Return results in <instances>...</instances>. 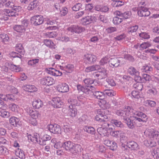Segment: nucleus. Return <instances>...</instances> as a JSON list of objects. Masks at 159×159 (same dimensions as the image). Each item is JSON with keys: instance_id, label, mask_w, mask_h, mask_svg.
I'll use <instances>...</instances> for the list:
<instances>
[{"instance_id": "nucleus-1", "label": "nucleus", "mask_w": 159, "mask_h": 159, "mask_svg": "<svg viewBox=\"0 0 159 159\" xmlns=\"http://www.w3.org/2000/svg\"><path fill=\"white\" fill-rule=\"evenodd\" d=\"M30 21L32 24L34 26H38L43 24L44 19L42 16L35 15L31 17Z\"/></svg>"}, {"instance_id": "nucleus-2", "label": "nucleus", "mask_w": 159, "mask_h": 159, "mask_svg": "<svg viewBox=\"0 0 159 159\" xmlns=\"http://www.w3.org/2000/svg\"><path fill=\"white\" fill-rule=\"evenodd\" d=\"M137 14L140 17H146L148 16L150 12L148 8L144 6H141L139 7L138 9Z\"/></svg>"}, {"instance_id": "nucleus-3", "label": "nucleus", "mask_w": 159, "mask_h": 159, "mask_svg": "<svg viewBox=\"0 0 159 159\" xmlns=\"http://www.w3.org/2000/svg\"><path fill=\"white\" fill-rule=\"evenodd\" d=\"M97 19L95 16H87L82 18L81 20L82 24L84 25H89L90 23L96 22Z\"/></svg>"}, {"instance_id": "nucleus-4", "label": "nucleus", "mask_w": 159, "mask_h": 159, "mask_svg": "<svg viewBox=\"0 0 159 159\" xmlns=\"http://www.w3.org/2000/svg\"><path fill=\"white\" fill-rule=\"evenodd\" d=\"M68 31L74 34L81 33L85 30V28L78 25H72L67 29Z\"/></svg>"}, {"instance_id": "nucleus-5", "label": "nucleus", "mask_w": 159, "mask_h": 159, "mask_svg": "<svg viewBox=\"0 0 159 159\" xmlns=\"http://www.w3.org/2000/svg\"><path fill=\"white\" fill-rule=\"evenodd\" d=\"M48 130L52 133L54 134L61 133V129L60 125L57 124H50L48 125Z\"/></svg>"}, {"instance_id": "nucleus-6", "label": "nucleus", "mask_w": 159, "mask_h": 159, "mask_svg": "<svg viewBox=\"0 0 159 159\" xmlns=\"http://www.w3.org/2000/svg\"><path fill=\"white\" fill-rule=\"evenodd\" d=\"M148 136L150 139H157L159 137V132L155 131L153 129H149L144 132Z\"/></svg>"}, {"instance_id": "nucleus-7", "label": "nucleus", "mask_w": 159, "mask_h": 159, "mask_svg": "<svg viewBox=\"0 0 159 159\" xmlns=\"http://www.w3.org/2000/svg\"><path fill=\"white\" fill-rule=\"evenodd\" d=\"M100 125L101 127H98L97 129V131L100 135L105 136L107 133V127L108 125L106 123H103Z\"/></svg>"}, {"instance_id": "nucleus-8", "label": "nucleus", "mask_w": 159, "mask_h": 159, "mask_svg": "<svg viewBox=\"0 0 159 159\" xmlns=\"http://www.w3.org/2000/svg\"><path fill=\"white\" fill-rule=\"evenodd\" d=\"M55 82L54 79L52 77H47L41 80V84L48 86L52 84Z\"/></svg>"}, {"instance_id": "nucleus-9", "label": "nucleus", "mask_w": 159, "mask_h": 159, "mask_svg": "<svg viewBox=\"0 0 159 159\" xmlns=\"http://www.w3.org/2000/svg\"><path fill=\"white\" fill-rule=\"evenodd\" d=\"M133 109L129 106H127L124 108V111L121 117L124 121L126 120L127 119L129 118L130 113L132 112Z\"/></svg>"}, {"instance_id": "nucleus-10", "label": "nucleus", "mask_w": 159, "mask_h": 159, "mask_svg": "<svg viewBox=\"0 0 159 159\" xmlns=\"http://www.w3.org/2000/svg\"><path fill=\"white\" fill-rule=\"evenodd\" d=\"M66 113L68 116L75 117L77 114V110L75 107L72 106H69Z\"/></svg>"}, {"instance_id": "nucleus-11", "label": "nucleus", "mask_w": 159, "mask_h": 159, "mask_svg": "<svg viewBox=\"0 0 159 159\" xmlns=\"http://www.w3.org/2000/svg\"><path fill=\"white\" fill-rule=\"evenodd\" d=\"M2 13L5 15L8 16L16 17L19 15V14H18L17 12H16L13 9L10 10L4 9L2 11Z\"/></svg>"}, {"instance_id": "nucleus-12", "label": "nucleus", "mask_w": 159, "mask_h": 159, "mask_svg": "<svg viewBox=\"0 0 159 159\" xmlns=\"http://www.w3.org/2000/svg\"><path fill=\"white\" fill-rule=\"evenodd\" d=\"M95 119L100 122V124H101L106 122H108L110 118L108 116H98V115L97 114L95 117Z\"/></svg>"}, {"instance_id": "nucleus-13", "label": "nucleus", "mask_w": 159, "mask_h": 159, "mask_svg": "<svg viewBox=\"0 0 159 159\" xmlns=\"http://www.w3.org/2000/svg\"><path fill=\"white\" fill-rule=\"evenodd\" d=\"M52 104L54 107L60 108L62 104V102L59 97H56L52 99Z\"/></svg>"}, {"instance_id": "nucleus-14", "label": "nucleus", "mask_w": 159, "mask_h": 159, "mask_svg": "<svg viewBox=\"0 0 159 159\" xmlns=\"http://www.w3.org/2000/svg\"><path fill=\"white\" fill-rule=\"evenodd\" d=\"M57 89L61 92L66 93L69 91V87L66 83H64L58 86Z\"/></svg>"}, {"instance_id": "nucleus-15", "label": "nucleus", "mask_w": 159, "mask_h": 159, "mask_svg": "<svg viewBox=\"0 0 159 159\" xmlns=\"http://www.w3.org/2000/svg\"><path fill=\"white\" fill-rule=\"evenodd\" d=\"M22 87L25 91L30 93L35 92L37 90V88L34 85L27 84Z\"/></svg>"}, {"instance_id": "nucleus-16", "label": "nucleus", "mask_w": 159, "mask_h": 159, "mask_svg": "<svg viewBox=\"0 0 159 159\" xmlns=\"http://www.w3.org/2000/svg\"><path fill=\"white\" fill-rule=\"evenodd\" d=\"M74 143L70 141H68L64 142L63 144V147L66 151L70 152Z\"/></svg>"}, {"instance_id": "nucleus-17", "label": "nucleus", "mask_w": 159, "mask_h": 159, "mask_svg": "<svg viewBox=\"0 0 159 159\" xmlns=\"http://www.w3.org/2000/svg\"><path fill=\"white\" fill-rule=\"evenodd\" d=\"M127 72L133 76L135 80L136 81L140 80L141 77L139 76V73L137 70H128Z\"/></svg>"}, {"instance_id": "nucleus-18", "label": "nucleus", "mask_w": 159, "mask_h": 159, "mask_svg": "<svg viewBox=\"0 0 159 159\" xmlns=\"http://www.w3.org/2000/svg\"><path fill=\"white\" fill-rule=\"evenodd\" d=\"M27 111L29 114L33 118H37L39 115V112L33 109L32 108H29Z\"/></svg>"}, {"instance_id": "nucleus-19", "label": "nucleus", "mask_w": 159, "mask_h": 159, "mask_svg": "<svg viewBox=\"0 0 159 159\" xmlns=\"http://www.w3.org/2000/svg\"><path fill=\"white\" fill-rule=\"evenodd\" d=\"M84 59L90 63H94L96 60V56L91 54H87L84 55Z\"/></svg>"}, {"instance_id": "nucleus-20", "label": "nucleus", "mask_w": 159, "mask_h": 159, "mask_svg": "<svg viewBox=\"0 0 159 159\" xmlns=\"http://www.w3.org/2000/svg\"><path fill=\"white\" fill-rule=\"evenodd\" d=\"M81 146L80 145L74 143L73 145V148H72L70 151V152L73 154L79 153L81 152Z\"/></svg>"}, {"instance_id": "nucleus-21", "label": "nucleus", "mask_w": 159, "mask_h": 159, "mask_svg": "<svg viewBox=\"0 0 159 159\" xmlns=\"http://www.w3.org/2000/svg\"><path fill=\"white\" fill-rule=\"evenodd\" d=\"M39 5L38 1L37 0H34L31 2L29 4L27 9L29 11H31L36 8Z\"/></svg>"}, {"instance_id": "nucleus-22", "label": "nucleus", "mask_w": 159, "mask_h": 159, "mask_svg": "<svg viewBox=\"0 0 159 159\" xmlns=\"http://www.w3.org/2000/svg\"><path fill=\"white\" fill-rule=\"evenodd\" d=\"M127 146L132 150H136L138 148V144L134 141H129L127 142Z\"/></svg>"}, {"instance_id": "nucleus-23", "label": "nucleus", "mask_w": 159, "mask_h": 159, "mask_svg": "<svg viewBox=\"0 0 159 159\" xmlns=\"http://www.w3.org/2000/svg\"><path fill=\"white\" fill-rule=\"evenodd\" d=\"M133 123L134 127L135 126L140 127L141 126L142 124L141 122H145V120L141 119L140 117H135L133 118Z\"/></svg>"}, {"instance_id": "nucleus-24", "label": "nucleus", "mask_w": 159, "mask_h": 159, "mask_svg": "<svg viewBox=\"0 0 159 159\" xmlns=\"http://www.w3.org/2000/svg\"><path fill=\"white\" fill-rule=\"evenodd\" d=\"M32 105L34 108L39 109L43 106V104L42 102L40 100L38 99L34 100L33 102Z\"/></svg>"}, {"instance_id": "nucleus-25", "label": "nucleus", "mask_w": 159, "mask_h": 159, "mask_svg": "<svg viewBox=\"0 0 159 159\" xmlns=\"http://www.w3.org/2000/svg\"><path fill=\"white\" fill-rule=\"evenodd\" d=\"M19 119L15 117H12L9 120L10 123L14 126H17L19 125Z\"/></svg>"}, {"instance_id": "nucleus-26", "label": "nucleus", "mask_w": 159, "mask_h": 159, "mask_svg": "<svg viewBox=\"0 0 159 159\" xmlns=\"http://www.w3.org/2000/svg\"><path fill=\"white\" fill-rule=\"evenodd\" d=\"M107 70H102L99 71L96 74L97 77H99L100 79L105 78L107 76Z\"/></svg>"}, {"instance_id": "nucleus-27", "label": "nucleus", "mask_w": 159, "mask_h": 159, "mask_svg": "<svg viewBox=\"0 0 159 159\" xmlns=\"http://www.w3.org/2000/svg\"><path fill=\"white\" fill-rule=\"evenodd\" d=\"M13 29L14 30L19 33H23L25 31L24 27L21 25H15L13 26Z\"/></svg>"}, {"instance_id": "nucleus-28", "label": "nucleus", "mask_w": 159, "mask_h": 159, "mask_svg": "<svg viewBox=\"0 0 159 159\" xmlns=\"http://www.w3.org/2000/svg\"><path fill=\"white\" fill-rule=\"evenodd\" d=\"M120 62V61L116 58H111L109 61L110 64L112 65L113 67H117L118 66Z\"/></svg>"}, {"instance_id": "nucleus-29", "label": "nucleus", "mask_w": 159, "mask_h": 159, "mask_svg": "<svg viewBox=\"0 0 159 159\" xmlns=\"http://www.w3.org/2000/svg\"><path fill=\"white\" fill-rule=\"evenodd\" d=\"M79 122L80 124H87L89 122L88 116L86 115H83L79 119Z\"/></svg>"}, {"instance_id": "nucleus-30", "label": "nucleus", "mask_w": 159, "mask_h": 159, "mask_svg": "<svg viewBox=\"0 0 159 159\" xmlns=\"http://www.w3.org/2000/svg\"><path fill=\"white\" fill-rule=\"evenodd\" d=\"M93 95L95 98L97 99L101 100L104 98V93L102 92L95 91L93 93Z\"/></svg>"}, {"instance_id": "nucleus-31", "label": "nucleus", "mask_w": 159, "mask_h": 159, "mask_svg": "<svg viewBox=\"0 0 159 159\" xmlns=\"http://www.w3.org/2000/svg\"><path fill=\"white\" fill-rule=\"evenodd\" d=\"M44 42L45 45L48 47L54 49L55 48V45L51 40L45 39Z\"/></svg>"}, {"instance_id": "nucleus-32", "label": "nucleus", "mask_w": 159, "mask_h": 159, "mask_svg": "<svg viewBox=\"0 0 159 159\" xmlns=\"http://www.w3.org/2000/svg\"><path fill=\"white\" fill-rule=\"evenodd\" d=\"M16 155L20 158L23 159L25 158L24 152L22 150L19 148H18L16 150Z\"/></svg>"}, {"instance_id": "nucleus-33", "label": "nucleus", "mask_w": 159, "mask_h": 159, "mask_svg": "<svg viewBox=\"0 0 159 159\" xmlns=\"http://www.w3.org/2000/svg\"><path fill=\"white\" fill-rule=\"evenodd\" d=\"M85 131L91 134H95V129L91 126H85L84 128Z\"/></svg>"}, {"instance_id": "nucleus-34", "label": "nucleus", "mask_w": 159, "mask_h": 159, "mask_svg": "<svg viewBox=\"0 0 159 159\" xmlns=\"http://www.w3.org/2000/svg\"><path fill=\"white\" fill-rule=\"evenodd\" d=\"M133 121V119H131L129 117L126 120L124 121L125 122L127 125L128 127L131 129H133L134 128Z\"/></svg>"}, {"instance_id": "nucleus-35", "label": "nucleus", "mask_w": 159, "mask_h": 159, "mask_svg": "<svg viewBox=\"0 0 159 159\" xmlns=\"http://www.w3.org/2000/svg\"><path fill=\"white\" fill-rule=\"evenodd\" d=\"M5 67H7V70H17L20 68L19 66H16L12 64H9L8 63L6 64Z\"/></svg>"}, {"instance_id": "nucleus-36", "label": "nucleus", "mask_w": 159, "mask_h": 159, "mask_svg": "<svg viewBox=\"0 0 159 159\" xmlns=\"http://www.w3.org/2000/svg\"><path fill=\"white\" fill-rule=\"evenodd\" d=\"M111 123L112 124L115 125L117 127H123L124 125L120 121L116 120H112L111 121Z\"/></svg>"}, {"instance_id": "nucleus-37", "label": "nucleus", "mask_w": 159, "mask_h": 159, "mask_svg": "<svg viewBox=\"0 0 159 159\" xmlns=\"http://www.w3.org/2000/svg\"><path fill=\"white\" fill-rule=\"evenodd\" d=\"M152 154L154 158L159 159V148H153Z\"/></svg>"}, {"instance_id": "nucleus-38", "label": "nucleus", "mask_w": 159, "mask_h": 159, "mask_svg": "<svg viewBox=\"0 0 159 159\" xmlns=\"http://www.w3.org/2000/svg\"><path fill=\"white\" fill-rule=\"evenodd\" d=\"M124 4L123 2L120 0H118L115 2H113L111 3V5L114 7H118L123 6Z\"/></svg>"}, {"instance_id": "nucleus-39", "label": "nucleus", "mask_w": 159, "mask_h": 159, "mask_svg": "<svg viewBox=\"0 0 159 159\" xmlns=\"http://www.w3.org/2000/svg\"><path fill=\"white\" fill-rule=\"evenodd\" d=\"M47 71L48 73L55 76H61L62 74V73L59 70H54V71L52 70H47Z\"/></svg>"}, {"instance_id": "nucleus-40", "label": "nucleus", "mask_w": 159, "mask_h": 159, "mask_svg": "<svg viewBox=\"0 0 159 159\" xmlns=\"http://www.w3.org/2000/svg\"><path fill=\"white\" fill-rule=\"evenodd\" d=\"M98 81L96 80H93L90 78L86 79L84 80V82L85 84L87 85L91 84H94L96 85V83L98 84Z\"/></svg>"}, {"instance_id": "nucleus-41", "label": "nucleus", "mask_w": 159, "mask_h": 159, "mask_svg": "<svg viewBox=\"0 0 159 159\" xmlns=\"http://www.w3.org/2000/svg\"><path fill=\"white\" fill-rule=\"evenodd\" d=\"M108 111L107 109H99L97 111V114L98 116H108L107 115V113Z\"/></svg>"}, {"instance_id": "nucleus-42", "label": "nucleus", "mask_w": 159, "mask_h": 159, "mask_svg": "<svg viewBox=\"0 0 159 159\" xmlns=\"http://www.w3.org/2000/svg\"><path fill=\"white\" fill-rule=\"evenodd\" d=\"M9 40V38L8 35L6 34H2L0 35V40H2V41L6 44Z\"/></svg>"}, {"instance_id": "nucleus-43", "label": "nucleus", "mask_w": 159, "mask_h": 159, "mask_svg": "<svg viewBox=\"0 0 159 159\" xmlns=\"http://www.w3.org/2000/svg\"><path fill=\"white\" fill-rule=\"evenodd\" d=\"M123 21V18L120 17L115 16L113 19V23L116 25H118Z\"/></svg>"}, {"instance_id": "nucleus-44", "label": "nucleus", "mask_w": 159, "mask_h": 159, "mask_svg": "<svg viewBox=\"0 0 159 159\" xmlns=\"http://www.w3.org/2000/svg\"><path fill=\"white\" fill-rule=\"evenodd\" d=\"M0 116L4 118H8L10 116V113L4 110L0 111Z\"/></svg>"}, {"instance_id": "nucleus-45", "label": "nucleus", "mask_w": 159, "mask_h": 159, "mask_svg": "<svg viewBox=\"0 0 159 159\" xmlns=\"http://www.w3.org/2000/svg\"><path fill=\"white\" fill-rule=\"evenodd\" d=\"M95 88L92 86H87L83 87L82 92L85 93H87L89 91L93 90Z\"/></svg>"}, {"instance_id": "nucleus-46", "label": "nucleus", "mask_w": 159, "mask_h": 159, "mask_svg": "<svg viewBox=\"0 0 159 159\" xmlns=\"http://www.w3.org/2000/svg\"><path fill=\"white\" fill-rule=\"evenodd\" d=\"M9 107L13 111L17 112L18 111V106L14 103L9 105Z\"/></svg>"}, {"instance_id": "nucleus-47", "label": "nucleus", "mask_w": 159, "mask_h": 159, "mask_svg": "<svg viewBox=\"0 0 159 159\" xmlns=\"http://www.w3.org/2000/svg\"><path fill=\"white\" fill-rule=\"evenodd\" d=\"M145 144L146 146L151 148L154 147L156 146V143L154 141H152L151 140L145 141Z\"/></svg>"}, {"instance_id": "nucleus-48", "label": "nucleus", "mask_w": 159, "mask_h": 159, "mask_svg": "<svg viewBox=\"0 0 159 159\" xmlns=\"http://www.w3.org/2000/svg\"><path fill=\"white\" fill-rule=\"evenodd\" d=\"M139 36L141 38L144 39H148L150 38L149 33L146 32H141L139 34Z\"/></svg>"}, {"instance_id": "nucleus-49", "label": "nucleus", "mask_w": 159, "mask_h": 159, "mask_svg": "<svg viewBox=\"0 0 159 159\" xmlns=\"http://www.w3.org/2000/svg\"><path fill=\"white\" fill-rule=\"evenodd\" d=\"M98 20L103 22L106 23L107 21V17L104 15H100L98 17Z\"/></svg>"}, {"instance_id": "nucleus-50", "label": "nucleus", "mask_w": 159, "mask_h": 159, "mask_svg": "<svg viewBox=\"0 0 159 159\" xmlns=\"http://www.w3.org/2000/svg\"><path fill=\"white\" fill-rule=\"evenodd\" d=\"M110 60H109L108 58L107 57H105L102 58L100 61V66H103L104 64H105L108 62H109Z\"/></svg>"}, {"instance_id": "nucleus-51", "label": "nucleus", "mask_w": 159, "mask_h": 159, "mask_svg": "<svg viewBox=\"0 0 159 159\" xmlns=\"http://www.w3.org/2000/svg\"><path fill=\"white\" fill-rule=\"evenodd\" d=\"M137 115L141 119H142L143 120H145V122H146L147 121L148 118H147L146 115L144 113L142 112H139L137 113Z\"/></svg>"}, {"instance_id": "nucleus-52", "label": "nucleus", "mask_w": 159, "mask_h": 159, "mask_svg": "<svg viewBox=\"0 0 159 159\" xmlns=\"http://www.w3.org/2000/svg\"><path fill=\"white\" fill-rule=\"evenodd\" d=\"M82 6V4L81 3H77L75 4L72 7V9L74 11H77L80 10Z\"/></svg>"}, {"instance_id": "nucleus-53", "label": "nucleus", "mask_w": 159, "mask_h": 159, "mask_svg": "<svg viewBox=\"0 0 159 159\" xmlns=\"http://www.w3.org/2000/svg\"><path fill=\"white\" fill-rule=\"evenodd\" d=\"M131 15V12L129 11H126L121 14L123 20L129 18Z\"/></svg>"}, {"instance_id": "nucleus-54", "label": "nucleus", "mask_w": 159, "mask_h": 159, "mask_svg": "<svg viewBox=\"0 0 159 159\" xmlns=\"http://www.w3.org/2000/svg\"><path fill=\"white\" fill-rule=\"evenodd\" d=\"M57 34V33L55 31H52L48 32L46 33L47 36L49 38H54L55 37Z\"/></svg>"}, {"instance_id": "nucleus-55", "label": "nucleus", "mask_w": 159, "mask_h": 159, "mask_svg": "<svg viewBox=\"0 0 159 159\" xmlns=\"http://www.w3.org/2000/svg\"><path fill=\"white\" fill-rule=\"evenodd\" d=\"M14 0H6V7H12L14 5Z\"/></svg>"}, {"instance_id": "nucleus-56", "label": "nucleus", "mask_w": 159, "mask_h": 159, "mask_svg": "<svg viewBox=\"0 0 159 159\" xmlns=\"http://www.w3.org/2000/svg\"><path fill=\"white\" fill-rule=\"evenodd\" d=\"M68 12V10L66 7H62L60 10V14L61 16H65Z\"/></svg>"}, {"instance_id": "nucleus-57", "label": "nucleus", "mask_w": 159, "mask_h": 159, "mask_svg": "<svg viewBox=\"0 0 159 159\" xmlns=\"http://www.w3.org/2000/svg\"><path fill=\"white\" fill-rule=\"evenodd\" d=\"M33 140L32 142L35 143H38L39 142V135L37 133L34 134L33 136H32Z\"/></svg>"}, {"instance_id": "nucleus-58", "label": "nucleus", "mask_w": 159, "mask_h": 159, "mask_svg": "<svg viewBox=\"0 0 159 159\" xmlns=\"http://www.w3.org/2000/svg\"><path fill=\"white\" fill-rule=\"evenodd\" d=\"M20 48L18 47H16V50L21 55H24L25 53L24 50V49L23 48L22 46V44H20Z\"/></svg>"}, {"instance_id": "nucleus-59", "label": "nucleus", "mask_w": 159, "mask_h": 159, "mask_svg": "<svg viewBox=\"0 0 159 159\" xmlns=\"http://www.w3.org/2000/svg\"><path fill=\"white\" fill-rule=\"evenodd\" d=\"M132 96L135 98L139 99L140 97L139 92L138 91H133L131 92Z\"/></svg>"}, {"instance_id": "nucleus-60", "label": "nucleus", "mask_w": 159, "mask_h": 159, "mask_svg": "<svg viewBox=\"0 0 159 159\" xmlns=\"http://www.w3.org/2000/svg\"><path fill=\"white\" fill-rule=\"evenodd\" d=\"M39 59H38L30 60L28 62V64L29 65L34 66L36 63L39 62Z\"/></svg>"}, {"instance_id": "nucleus-61", "label": "nucleus", "mask_w": 159, "mask_h": 159, "mask_svg": "<svg viewBox=\"0 0 159 159\" xmlns=\"http://www.w3.org/2000/svg\"><path fill=\"white\" fill-rule=\"evenodd\" d=\"M113 91L110 90H105L104 92V94H106L109 96H114Z\"/></svg>"}, {"instance_id": "nucleus-62", "label": "nucleus", "mask_w": 159, "mask_h": 159, "mask_svg": "<svg viewBox=\"0 0 159 159\" xmlns=\"http://www.w3.org/2000/svg\"><path fill=\"white\" fill-rule=\"evenodd\" d=\"M13 10L18 13V14H19V12L21 10L22 8L20 6H15L14 4V6L12 7Z\"/></svg>"}, {"instance_id": "nucleus-63", "label": "nucleus", "mask_w": 159, "mask_h": 159, "mask_svg": "<svg viewBox=\"0 0 159 159\" xmlns=\"http://www.w3.org/2000/svg\"><path fill=\"white\" fill-rule=\"evenodd\" d=\"M63 128L64 131L66 133H70L72 130L71 127L69 125H64Z\"/></svg>"}, {"instance_id": "nucleus-64", "label": "nucleus", "mask_w": 159, "mask_h": 159, "mask_svg": "<svg viewBox=\"0 0 159 159\" xmlns=\"http://www.w3.org/2000/svg\"><path fill=\"white\" fill-rule=\"evenodd\" d=\"M121 131H115L110 132L111 134L113 137H117L121 134Z\"/></svg>"}]
</instances>
